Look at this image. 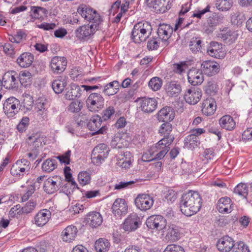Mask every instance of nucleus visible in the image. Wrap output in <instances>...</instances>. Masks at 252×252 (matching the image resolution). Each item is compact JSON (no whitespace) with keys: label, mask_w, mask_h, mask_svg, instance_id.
I'll return each instance as SVG.
<instances>
[{"label":"nucleus","mask_w":252,"mask_h":252,"mask_svg":"<svg viewBox=\"0 0 252 252\" xmlns=\"http://www.w3.org/2000/svg\"><path fill=\"white\" fill-rule=\"evenodd\" d=\"M34 60V56L30 52L22 53L16 59L17 64L23 68L30 66Z\"/></svg>","instance_id":"23"},{"label":"nucleus","mask_w":252,"mask_h":252,"mask_svg":"<svg viewBox=\"0 0 252 252\" xmlns=\"http://www.w3.org/2000/svg\"><path fill=\"white\" fill-rule=\"evenodd\" d=\"M77 12L92 24L100 25L102 22L99 14L95 10L85 4L80 5L77 8Z\"/></svg>","instance_id":"4"},{"label":"nucleus","mask_w":252,"mask_h":252,"mask_svg":"<svg viewBox=\"0 0 252 252\" xmlns=\"http://www.w3.org/2000/svg\"><path fill=\"white\" fill-rule=\"evenodd\" d=\"M202 199L197 191L189 190L184 193L180 202L181 211L187 216L196 214L202 206Z\"/></svg>","instance_id":"1"},{"label":"nucleus","mask_w":252,"mask_h":252,"mask_svg":"<svg viewBox=\"0 0 252 252\" xmlns=\"http://www.w3.org/2000/svg\"><path fill=\"white\" fill-rule=\"evenodd\" d=\"M67 78L65 76H58L52 83V88L57 94L62 93L67 86Z\"/></svg>","instance_id":"27"},{"label":"nucleus","mask_w":252,"mask_h":252,"mask_svg":"<svg viewBox=\"0 0 252 252\" xmlns=\"http://www.w3.org/2000/svg\"><path fill=\"white\" fill-rule=\"evenodd\" d=\"M81 92L82 90L80 86L75 84H72L70 89L65 94V98L69 100H74L81 95Z\"/></svg>","instance_id":"33"},{"label":"nucleus","mask_w":252,"mask_h":252,"mask_svg":"<svg viewBox=\"0 0 252 252\" xmlns=\"http://www.w3.org/2000/svg\"><path fill=\"white\" fill-rule=\"evenodd\" d=\"M136 207L142 211L149 210L153 206L154 199L148 194H139L134 199Z\"/></svg>","instance_id":"11"},{"label":"nucleus","mask_w":252,"mask_h":252,"mask_svg":"<svg viewBox=\"0 0 252 252\" xmlns=\"http://www.w3.org/2000/svg\"><path fill=\"white\" fill-rule=\"evenodd\" d=\"M26 36V33L23 31L19 30L13 35L8 34V39L11 42L19 43Z\"/></svg>","instance_id":"54"},{"label":"nucleus","mask_w":252,"mask_h":252,"mask_svg":"<svg viewBox=\"0 0 252 252\" xmlns=\"http://www.w3.org/2000/svg\"><path fill=\"white\" fill-rule=\"evenodd\" d=\"M173 31H174V29L170 25L160 24L157 31L158 38L168 45L169 43L168 40L171 37Z\"/></svg>","instance_id":"17"},{"label":"nucleus","mask_w":252,"mask_h":252,"mask_svg":"<svg viewBox=\"0 0 252 252\" xmlns=\"http://www.w3.org/2000/svg\"><path fill=\"white\" fill-rule=\"evenodd\" d=\"M116 112L115 108L113 106H109L104 109L102 113L101 119L106 121L112 118Z\"/></svg>","instance_id":"55"},{"label":"nucleus","mask_w":252,"mask_h":252,"mask_svg":"<svg viewBox=\"0 0 252 252\" xmlns=\"http://www.w3.org/2000/svg\"><path fill=\"white\" fill-rule=\"evenodd\" d=\"M2 86L6 89H17L18 87V75L15 71L6 72L3 76Z\"/></svg>","instance_id":"13"},{"label":"nucleus","mask_w":252,"mask_h":252,"mask_svg":"<svg viewBox=\"0 0 252 252\" xmlns=\"http://www.w3.org/2000/svg\"><path fill=\"white\" fill-rule=\"evenodd\" d=\"M181 227L174 224L169 226L167 237L172 241H177L180 238Z\"/></svg>","instance_id":"36"},{"label":"nucleus","mask_w":252,"mask_h":252,"mask_svg":"<svg viewBox=\"0 0 252 252\" xmlns=\"http://www.w3.org/2000/svg\"><path fill=\"white\" fill-rule=\"evenodd\" d=\"M245 20L244 14L239 11L233 12L231 14V22L232 25L241 26Z\"/></svg>","instance_id":"45"},{"label":"nucleus","mask_w":252,"mask_h":252,"mask_svg":"<svg viewBox=\"0 0 252 252\" xmlns=\"http://www.w3.org/2000/svg\"><path fill=\"white\" fill-rule=\"evenodd\" d=\"M47 10L40 6H31L30 15L32 19H39L47 13Z\"/></svg>","instance_id":"42"},{"label":"nucleus","mask_w":252,"mask_h":252,"mask_svg":"<svg viewBox=\"0 0 252 252\" xmlns=\"http://www.w3.org/2000/svg\"><path fill=\"white\" fill-rule=\"evenodd\" d=\"M86 220L87 223L92 228H96L100 226L103 221L101 215L96 211L90 212L87 214Z\"/></svg>","instance_id":"21"},{"label":"nucleus","mask_w":252,"mask_h":252,"mask_svg":"<svg viewBox=\"0 0 252 252\" xmlns=\"http://www.w3.org/2000/svg\"><path fill=\"white\" fill-rule=\"evenodd\" d=\"M36 205V203L35 201H33V200H30L23 207H22L20 210L22 211V214L30 213L34 210Z\"/></svg>","instance_id":"62"},{"label":"nucleus","mask_w":252,"mask_h":252,"mask_svg":"<svg viewBox=\"0 0 252 252\" xmlns=\"http://www.w3.org/2000/svg\"><path fill=\"white\" fill-rule=\"evenodd\" d=\"M127 205L124 199L117 198L115 200L112 207L114 215L118 218L125 216L127 212Z\"/></svg>","instance_id":"16"},{"label":"nucleus","mask_w":252,"mask_h":252,"mask_svg":"<svg viewBox=\"0 0 252 252\" xmlns=\"http://www.w3.org/2000/svg\"><path fill=\"white\" fill-rule=\"evenodd\" d=\"M231 199L227 197L220 198L217 203V209L219 212L230 213L232 210Z\"/></svg>","instance_id":"30"},{"label":"nucleus","mask_w":252,"mask_h":252,"mask_svg":"<svg viewBox=\"0 0 252 252\" xmlns=\"http://www.w3.org/2000/svg\"><path fill=\"white\" fill-rule=\"evenodd\" d=\"M223 16L221 14L214 13L212 16L209 17L207 20V26H206V32H212L214 27L220 23H222Z\"/></svg>","instance_id":"26"},{"label":"nucleus","mask_w":252,"mask_h":252,"mask_svg":"<svg viewBox=\"0 0 252 252\" xmlns=\"http://www.w3.org/2000/svg\"><path fill=\"white\" fill-rule=\"evenodd\" d=\"M204 132L205 130L203 128H196L191 130V133L184 139V147L191 150L198 147L200 144L199 136Z\"/></svg>","instance_id":"7"},{"label":"nucleus","mask_w":252,"mask_h":252,"mask_svg":"<svg viewBox=\"0 0 252 252\" xmlns=\"http://www.w3.org/2000/svg\"><path fill=\"white\" fill-rule=\"evenodd\" d=\"M234 244L233 239L226 235L221 237L218 241L217 247L220 252H229L230 251H232Z\"/></svg>","instance_id":"19"},{"label":"nucleus","mask_w":252,"mask_h":252,"mask_svg":"<svg viewBox=\"0 0 252 252\" xmlns=\"http://www.w3.org/2000/svg\"><path fill=\"white\" fill-rule=\"evenodd\" d=\"M165 90L169 96L176 97L181 93L182 88L178 82L171 81L166 85Z\"/></svg>","instance_id":"31"},{"label":"nucleus","mask_w":252,"mask_h":252,"mask_svg":"<svg viewBox=\"0 0 252 252\" xmlns=\"http://www.w3.org/2000/svg\"><path fill=\"white\" fill-rule=\"evenodd\" d=\"M107 153L108 155L107 146L105 144L101 143L96 146L93 150L92 154L95 156L96 154H103Z\"/></svg>","instance_id":"63"},{"label":"nucleus","mask_w":252,"mask_h":252,"mask_svg":"<svg viewBox=\"0 0 252 252\" xmlns=\"http://www.w3.org/2000/svg\"><path fill=\"white\" fill-rule=\"evenodd\" d=\"M78 180L79 184L82 186H85L90 183L91 177L90 174L86 171H83L79 173L78 175Z\"/></svg>","instance_id":"57"},{"label":"nucleus","mask_w":252,"mask_h":252,"mask_svg":"<svg viewBox=\"0 0 252 252\" xmlns=\"http://www.w3.org/2000/svg\"><path fill=\"white\" fill-rule=\"evenodd\" d=\"M31 73L29 71L21 72L18 76V82L19 81L23 86L27 87L31 85Z\"/></svg>","instance_id":"43"},{"label":"nucleus","mask_w":252,"mask_h":252,"mask_svg":"<svg viewBox=\"0 0 252 252\" xmlns=\"http://www.w3.org/2000/svg\"><path fill=\"white\" fill-rule=\"evenodd\" d=\"M102 121L101 117L98 115H95L90 119L87 124V127L89 130L94 131L93 135L106 133L107 127L106 126H101Z\"/></svg>","instance_id":"8"},{"label":"nucleus","mask_w":252,"mask_h":252,"mask_svg":"<svg viewBox=\"0 0 252 252\" xmlns=\"http://www.w3.org/2000/svg\"><path fill=\"white\" fill-rule=\"evenodd\" d=\"M70 168L69 166H65L63 170L65 179H64V183L68 182L71 183L70 189L72 191H70V194H72L75 189H79L78 185L72 178V174L70 173Z\"/></svg>","instance_id":"37"},{"label":"nucleus","mask_w":252,"mask_h":252,"mask_svg":"<svg viewBox=\"0 0 252 252\" xmlns=\"http://www.w3.org/2000/svg\"><path fill=\"white\" fill-rule=\"evenodd\" d=\"M142 181L140 179H136L134 181H130L128 182H120L118 184H116L114 186V189L121 190L124 189H127L131 188L135 186V184L138 183L139 181Z\"/></svg>","instance_id":"50"},{"label":"nucleus","mask_w":252,"mask_h":252,"mask_svg":"<svg viewBox=\"0 0 252 252\" xmlns=\"http://www.w3.org/2000/svg\"><path fill=\"white\" fill-rule=\"evenodd\" d=\"M146 1L149 7L160 13H164L171 8L169 0H146Z\"/></svg>","instance_id":"18"},{"label":"nucleus","mask_w":252,"mask_h":252,"mask_svg":"<svg viewBox=\"0 0 252 252\" xmlns=\"http://www.w3.org/2000/svg\"><path fill=\"white\" fill-rule=\"evenodd\" d=\"M43 137L41 136L39 132L32 133L28 134V142L32 144L33 149H38L41 146Z\"/></svg>","instance_id":"39"},{"label":"nucleus","mask_w":252,"mask_h":252,"mask_svg":"<svg viewBox=\"0 0 252 252\" xmlns=\"http://www.w3.org/2000/svg\"><path fill=\"white\" fill-rule=\"evenodd\" d=\"M157 119L159 122H171L174 118V111L169 106H165L161 109L157 113Z\"/></svg>","instance_id":"20"},{"label":"nucleus","mask_w":252,"mask_h":252,"mask_svg":"<svg viewBox=\"0 0 252 252\" xmlns=\"http://www.w3.org/2000/svg\"><path fill=\"white\" fill-rule=\"evenodd\" d=\"M33 101L32 100H24L21 103L19 102V110L26 113L32 110Z\"/></svg>","instance_id":"61"},{"label":"nucleus","mask_w":252,"mask_h":252,"mask_svg":"<svg viewBox=\"0 0 252 252\" xmlns=\"http://www.w3.org/2000/svg\"><path fill=\"white\" fill-rule=\"evenodd\" d=\"M151 151L154 153V152H157L155 158L158 159H161L164 158L165 155L167 154L169 149H168L167 147H157V145L153 146L151 147Z\"/></svg>","instance_id":"51"},{"label":"nucleus","mask_w":252,"mask_h":252,"mask_svg":"<svg viewBox=\"0 0 252 252\" xmlns=\"http://www.w3.org/2000/svg\"><path fill=\"white\" fill-rule=\"evenodd\" d=\"M232 0H216V7L220 11H227L232 6Z\"/></svg>","instance_id":"49"},{"label":"nucleus","mask_w":252,"mask_h":252,"mask_svg":"<svg viewBox=\"0 0 252 252\" xmlns=\"http://www.w3.org/2000/svg\"><path fill=\"white\" fill-rule=\"evenodd\" d=\"M142 221L136 213L129 215L122 224V228L125 231H134L140 227Z\"/></svg>","instance_id":"9"},{"label":"nucleus","mask_w":252,"mask_h":252,"mask_svg":"<svg viewBox=\"0 0 252 252\" xmlns=\"http://www.w3.org/2000/svg\"><path fill=\"white\" fill-rule=\"evenodd\" d=\"M248 187L246 184L241 183L234 189V193L241 196L243 198H247L248 195Z\"/></svg>","instance_id":"44"},{"label":"nucleus","mask_w":252,"mask_h":252,"mask_svg":"<svg viewBox=\"0 0 252 252\" xmlns=\"http://www.w3.org/2000/svg\"><path fill=\"white\" fill-rule=\"evenodd\" d=\"M162 85V80L157 77H155L151 79L148 83L149 87L154 91H157L159 90Z\"/></svg>","instance_id":"53"},{"label":"nucleus","mask_w":252,"mask_h":252,"mask_svg":"<svg viewBox=\"0 0 252 252\" xmlns=\"http://www.w3.org/2000/svg\"><path fill=\"white\" fill-rule=\"evenodd\" d=\"M232 252H250V251L247 245L240 241L234 244Z\"/></svg>","instance_id":"59"},{"label":"nucleus","mask_w":252,"mask_h":252,"mask_svg":"<svg viewBox=\"0 0 252 252\" xmlns=\"http://www.w3.org/2000/svg\"><path fill=\"white\" fill-rule=\"evenodd\" d=\"M170 122H164L159 129V132L163 135L169 136L172 130V126Z\"/></svg>","instance_id":"58"},{"label":"nucleus","mask_w":252,"mask_h":252,"mask_svg":"<svg viewBox=\"0 0 252 252\" xmlns=\"http://www.w3.org/2000/svg\"><path fill=\"white\" fill-rule=\"evenodd\" d=\"M110 243L106 239L100 238L96 241L94 248L97 252H107L109 250Z\"/></svg>","instance_id":"40"},{"label":"nucleus","mask_w":252,"mask_h":252,"mask_svg":"<svg viewBox=\"0 0 252 252\" xmlns=\"http://www.w3.org/2000/svg\"><path fill=\"white\" fill-rule=\"evenodd\" d=\"M51 216V213L49 210H40L34 217L35 223L38 226H42L47 223Z\"/></svg>","instance_id":"25"},{"label":"nucleus","mask_w":252,"mask_h":252,"mask_svg":"<svg viewBox=\"0 0 252 252\" xmlns=\"http://www.w3.org/2000/svg\"><path fill=\"white\" fill-rule=\"evenodd\" d=\"M152 27L151 23L142 21L136 23L132 30L131 37L132 41L137 44L145 41L151 35Z\"/></svg>","instance_id":"2"},{"label":"nucleus","mask_w":252,"mask_h":252,"mask_svg":"<svg viewBox=\"0 0 252 252\" xmlns=\"http://www.w3.org/2000/svg\"><path fill=\"white\" fill-rule=\"evenodd\" d=\"M67 66V60L64 57L55 56L50 61V66L53 73L60 74L63 72Z\"/></svg>","instance_id":"14"},{"label":"nucleus","mask_w":252,"mask_h":252,"mask_svg":"<svg viewBox=\"0 0 252 252\" xmlns=\"http://www.w3.org/2000/svg\"><path fill=\"white\" fill-rule=\"evenodd\" d=\"M164 137L160 140L155 145L157 147H167L170 149L169 146L174 140V137L173 135L166 136L163 135Z\"/></svg>","instance_id":"56"},{"label":"nucleus","mask_w":252,"mask_h":252,"mask_svg":"<svg viewBox=\"0 0 252 252\" xmlns=\"http://www.w3.org/2000/svg\"><path fill=\"white\" fill-rule=\"evenodd\" d=\"M219 70L220 65L217 63L206 61V75L212 76L219 72Z\"/></svg>","instance_id":"41"},{"label":"nucleus","mask_w":252,"mask_h":252,"mask_svg":"<svg viewBox=\"0 0 252 252\" xmlns=\"http://www.w3.org/2000/svg\"><path fill=\"white\" fill-rule=\"evenodd\" d=\"M222 45L217 42H211L207 49L208 54L215 58L220 59L224 56L222 51Z\"/></svg>","instance_id":"28"},{"label":"nucleus","mask_w":252,"mask_h":252,"mask_svg":"<svg viewBox=\"0 0 252 252\" xmlns=\"http://www.w3.org/2000/svg\"><path fill=\"white\" fill-rule=\"evenodd\" d=\"M57 160L54 158H48L42 164L43 171L50 172L57 167Z\"/></svg>","instance_id":"48"},{"label":"nucleus","mask_w":252,"mask_h":252,"mask_svg":"<svg viewBox=\"0 0 252 252\" xmlns=\"http://www.w3.org/2000/svg\"><path fill=\"white\" fill-rule=\"evenodd\" d=\"M120 84L118 81L114 80L107 84L104 87L102 92L108 96L116 94L119 90Z\"/></svg>","instance_id":"32"},{"label":"nucleus","mask_w":252,"mask_h":252,"mask_svg":"<svg viewBox=\"0 0 252 252\" xmlns=\"http://www.w3.org/2000/svg\"><path fill=\"white\" fill-rule=\"evenodd\" d=\"M163 252H185L184 248L180 245L175 244L168 245Z\"/></svg>","instance_id":"64"},{"label":"nucleus","mask_w":252,"mask_h":252,"mask_svg":"<svg viewBox=\"0 0 252 252\" xmlns=\"http://www.w3.org/2000/svg\"><path fill=\"white\" fill-rule=\"evenodd\" d=\"M206 116H211L216 111L217 104L215 99L210 97L206 99Z\"/></svg>","instance_id":"47"},{"label":"nucleus","mask_w":252,"mask_h":252,"mask_svg":"<svg viewBox=\"0 0 252 252\" xmlns=\"http://www.w3.org/2000/svg\"><path fill=\"white\" fill-rule=\"evenodd\" d=\"M189 68V62L184 61L180 62L173 64V71L178 74H182Z\"/></svg>","instance_id":"52"},{"label":"nucleus","mask_w":252,"mask_h":252,"mask_svg":"<svg viewBox=\"0 0 252 252\" xmlns=\"http://www.w3.org/2000/svg\"><path fill=\"white\" fill-rule=\"evenodd\" d=\"M20 162V161H16L11 167L10 173L13 176L23 177L27 172V174L29 173V167H22Z\"/></svg>","instance_id":"35"},{"label":"nucleus","mask_w":252,"mask_h":252,"mask_svg":"<svg viewBox=\"0 0 252 252\" xmlns=\"http://www.w3.org/2000/svg\"><path fill=\"white\" fill-rule=\"evenodd\" d=\"M220 126L227 130H232L235 127V122L230 115L222 116L219 120Z\"/></svg>","instance_id":"34"},{"label":"nucleus","mask_w":252,"mask_h":252,"mask_svg":"<svg viewBox=\"0 0 252 252\" xmlns=\"http://www.w3.org/2000/svg\"><path fill=\"white\" fill-rule=\"evenodd\" d=\"M202 41L199 37H193L189 44V47L192 53L201 52Z\"/></svg>","instance_id":"46"},{"label":"nucleus","mask_w":252,"mask_h":252,"mask_svg":"<svg viewBox=\"0 0 252 252\" xmlns=\"http://www.w3.org/2000/svg\"><path fill=\"white\" fill-rule=\"evenodd\" d=\"M89 111L93 112H98L104 105V99L100 94L91 93L86 101Z\"/></svg>","instance_id":"6"},{"label":"nucleus","mask_w":252,"mask_h":252,"mask_svg":"<svg viewBox=\"0 0 252 252\" xmlns=\"http://www.w3.org/2000/svg\"><path fill=\"white\" fill-rule=\"evenodd\" d=\"M202 96L201 90L198 88L192 87L185 92L184 98L186 102L189 104H196Z\"/></svg>","instance_id":"15"},{"label":"nucleus","mask_w":252,"mask_h":252,"mask_svg":"<svg viewBox=\"0 0 252 252\" xmlns=\"http://www.w3.org/2000/svg\"><path fill=\"white\" fill-rule=\"evenodd\" d=\"M77 233L78 229L76 226L68 225L62 232L63 240L66 242H71L75 240Z\"/></svg>","instance_id":"24"},{"label":"nucleus","mask_w":252,"mask_h":252,"mask_svg":"<svg viewBox=\"0 0 252 252\" xmlns=\"http://www.w3.org/2000/svg\"><path fill=\"white\" fill-rule=\"evenodd\" d=\"M64 179L60 176H54L49 177L44 183L43 189L48 194H53L61 189V191L67 195L70 194V189L67 188L69 184H63Z\"/></svg>","instance_id":"3"},{"label":"nucleus","mask_w":252,"mask_h":252,"mask_svg":"<svg viewBox=\"0 0 252 252\" xmlns=\"http://www.w3.org/2000/svg\"><path fill=\"white\" fill-rule=\"evenodd\" d=\"M19 100L15 97H10L5 100L3 104L5 114L8 117H14L19 111Z\"/></svg>","instance_id":"10"},{"label":"nucleus","mask_w":252,"mask_h":252,"mask_svg":"<svg viewBox=\"0 0 252 252\" xmlns=\"http://www.w3.org/2000/svg\"><path fill=\"white\" fill-rule=\"evenodd\" d=\"M30 124V119L28 117H24L17 126V129L19 132L23 133L25 131Z\"/></svg>","instance_id":"60"},{"label":"nucleus","mask_w":252,"mask_h":252,"mask_svg":"<svg viewBox=\"0 0 252 252\" xmlns=\"http://www.w3.org/2000/svg\"><path fill=\"white\" fill-rule=\"evenodd\" d=\"M218 37L221 38L226 43L231 44L236 39L235 33L234 32L226 29L225 31L222 30L218 34Z\"/></svg>","instance_id":"38"},{"label":"nucleus","mask_w":252,"mask_h":252,"mask_svg":"<svg viewBox=\"0 0 252 252\" xmlns=\"http://www.w3.org/2000/svg\"><path fill=\"white\" fill-rule=\"evenodd\" d=\"M146 224L150 229L160 231L165 228L166 220L162 216L152 215L147 219Z\"/></svg>","instance_id":"12"},{"label":"nucleus","mask_w":252,"mask_h":252,"mask_svg":"<svg viewBox=\"0 0 252 252\" xmlns=\"http://www.w3.org/2000/svg\"><path fill=\"white\" fill-rule=\"evenodd\" d=\"M158 102L154 98H145L141 102V110L146 113H151L157 108Z\"/></svg>","instance_id":"22"},{"label":"nucleus","mask_w":252,"mask_h":252,"mask_svg":"<svg viewBox=\"0 0 252 252\" xmlns=\"http://www.w3.org/2000/svg\"><path fill=\"white\" fill-rule=\"evenodd\" d=\"M189 82L192 86L200 85L204 80V76L199 70L193 69L188 73Z\"/></svg>","instance_id":"29"},{"label":"nucleus","mask_w":252,"mask_h":252,"mask_svg":"<svg viewBox=\"0 0 252 252\" xmlns=\"http://www.w3.org/2000/svg\"><path fill=\"white\" fill-rule=\"evenodd\" d=\"M99 25L95 24H89L80 26L75 30V35L80 41H88L99 29Z\"/></svg>","instance_id":"5"}]
</instances>
